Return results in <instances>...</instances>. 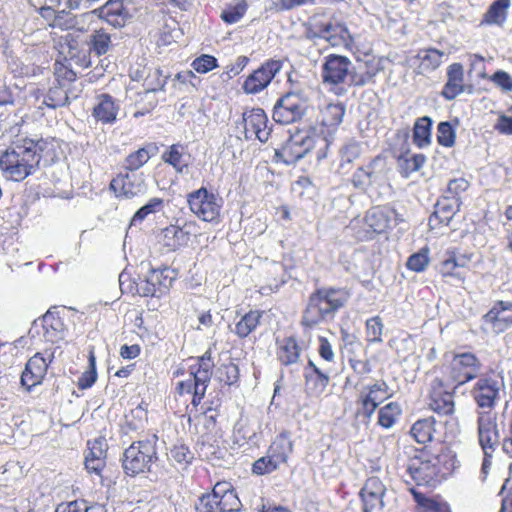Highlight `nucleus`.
Listing matches in <instances>:
<instances>
[{
    "label": "nucleus",
    "instance_id": "14",
    "mask_svg": "<svg viewBox=\"0 0 512 512\" xmlns=\"http://www.w3.org/2000/svg\"><path fill=\"white\" fill-rule=\"evenodd\" d=\"M200 225L195 220H186L181 226L169 225L162 230L163 245L169 250L176 251L185 247L191 238H198Z\"/></svg>",
    "mask_w": 512,
    "mask_h": 512
},
{
    "label": "nucleus",
    "instance_id": "16",
    "mask_svg": "<svg viewBox=\"0 0 512 512\" xmlns=\"http://www.w3.org/2000/svg\"><path fill=\"white\" fill-rule=\"evenodd\" d=\"M177 275V270L168 266L151 268L145 279L143 295L161 297L167 294Z\"/></svg>",
    "mask_w": 512,
    "mask_h": 512
},
{
    "label": "nucleus",
    "instance_id": "29",
    "mask_svg": "<svg viewBox=\"0 0 512 512\" xmlns=\"http://www.w3.org/2000/svg\"><path fill=\"white\" fill-rule=\"evenodd\" d=\"M92 14L98 15L115 28H122L129 20L123 0H108L104 6L96 9Z\"/></svg>",
    "mask_w": 512,
    "mask_h": 512
},
{
    "label": "nucleus",
    "instance_id": "12",
    "mask_svg": "<svg viewBox=\"0 0 512 512\" xmlns=\"http://www.w3.org/2000/svg\"><path fill=\"white\" fill-rule=\"evenodd\" d=\"M444 380L437 377L431 384L427 395V405L430 410L439 416H451L455 412V391L448 390Z\"/></svg>",
    "mask_w": 512,
    "mask_h": 512
},
{
    "label": "nucleus",
    "instance_id": "59",
    "mask_svg": "<svg viewBox=\"0 0 512 512\" xmlns=\"http://www.w3.org/2000/svg\"><path fill=\"white\" fill-rule=\"evenodd\" d=\"M88 362V370L81 375L77 382V387L80 390H87L91 388L96 383L98 378L96 370V356L94 352L89 353Z\"/></svg>",
    "mask_w": 512,
    "mask_h": 512
},
{
    "label": "nucleus",
    "instance_id": "51",
    "mask_svg": "<svg viewBox=\"0 0 512 512\" xmlns=\"http://www.w3.org/2000/svg\"><path fill=\"white\" fill-rule=\"evenodd\" d=\"M134 105H136L134 118H139L151 113L158 105V99L154 92L143 91L138 93V98H136Z\"/></svg>",
    "mask_w": 512,
    "mask_h": 512
},
{
    "label": "nucleus",
    "instance_id": "45",
    "mask_svg": "<svg viewBox=\"0 0 512 512\" xmlns=\"http://www.w3.org/2000/svg\"><path fill=\"white\" fill-rule=\"evenodd\" d=\"M90 53L100 57L107 54L112 46L111 35L105 29L95 30L88 41Z\"/></svg>",
    "mask_w": 512,
    "mask_h": 512
},
{
    "label": "nucleus",
    "instance_id": "17",
    "mask_svg": "<svg viewBox=\"0 0 512 512\" xmlns=\"http://www.w3.org/2000/svg\"><path fill=\"white\" fill-rule=\"evenodd\" d=\"M245 137L266 142L271 135V127L266 112L262 108H252L243 113Z\"/></svg>",
    "mask_w": 512,
    "mask_h": 512
},
{
    "label": "nucleus",
    "instance_id": "40",
    "mask_svg": "<svg viewBox=\"0 0 512 512\" xmlns=\"http://www.w3.org/2000/svg\"><path fill=\"white\" fill-rule=\"evenodd\" d=\"M110 189L118 198H133L141 193V188L131 181V176L127 172L113 178Z\"/></svg>",
    "mask_w": 512,
    "mask_h": 512
},
{
    "label": "nucleus",
    "instance_id": "39",
    "mask_svg": "<svg viewBox=\"0 0 512 512\" xmlns=\"http://www.w3.org/2000/svg\"><path fill=\"white\" fill-rule=\"evenodd\" d=\"M90 15L89 13H85L78 16L67 10H59L53 20V29H58L62 32L71 30L85 32L84 28L79 27L80 19L84 21L89 18Z\"/></svg>",
    "mask_w": 512,
    "mask_h": 512
},
{
    "label": "nucleus",
    "instance_id": "37",
    "mask_svg": "<svg viewBox=\"0 0 512 512\" xmlns=\"http://www.w3.org/2000/svg\"><path fill=\"white\" fill-rule=\"evenodd\" d=\"M410 434L417 443L424 446L439 441L438 432L436 430V420L434 417H428L416 421L410 429Z\"/></svg>",
    "mask_w": 512,
    "mask_h": 512
},
{
    "label": "nucleus",
    "instance_id": "27",
    "mask_svg": "<svg viewBox=\"0 0 512 512\" xmlns=\"http://www.w3.org/2000/svg\"><path fill=\"white\" fill-rule=\"evenodd\" d=\"M329 381V376L322 372L313 363V360L306 362V366H304V390H306L310 396L319 397L322 395Z\"/></svg>",
    "mask_w": 512,
    "mask_h": 512
},
{
    "label": "nucleus",
    "instance_id": "62",
    "mask_svg": "<svg viewBox=\"0 0 512 512\" xmlns=\"http://www.w3.org/2000/svg\"><path fill=\"white\" fill-rule=\"evenodd\" d=\"M191 67L199 74H206L218 68L219 64L217 58L213 55L202 54L192 61Z\"/></svg>",
    "mask_w": 512,
    "mask_h": 512
},
{
    "label": "nucleus",
    "instance_id": "6",
    "mask_svg": "<svg viewBox=\"0 0 512 512\" xmlns=\"http://www.w3.org/2000/svg\"><path fill=\"white\" fill-rule=\"evenodd\" d=\"M481 367V360L473 352H459L453 354L451 360L441 365L439 378L447 385L458 389L476 379Z\"/></svg>",
    "mask_w": 512,
    "mask_h": 512
},
{
    "label": "nucleus",
    "instance_id": "19",
    "mask_svg": "<svg viewBox=\"0 0 512 512\" xmlns=\"http://www.w3.org/2000/svg\"><path fill=\"white\" fill-rule=\"evenodd\" d=\"M276 359L281 367L297 365L303 353L300 339L296 335L276 338Z\"/></svg>",
    "mask_w": 512,
    "mask_h": 512
},
{
    "label": "nucleus",
    "instance_id": "36",
    "mask_svg": "<svg viewBox=\"0 0 512 512\" xmlns=\"http://www.w3.org/2000/svg\"><path fill=\"white\" fill-rule=\"evenodd\" d=\"M288 456L282 450H268L265 456L257 459L252 465V472L265 475L274 472L287 462Z\"/></svg>",
    "mask_w": 512,
    "mask_h": 512
},
{
    "label": "nucleus",
    "instance_id": "64",
    "mask_svg": "<svg viewBox=\"0 0 512 512\" xmlns=\"http://www.w3.org/2000/svg\"><path fill=\"white\" fill-rule=\"evenodd\" d=\"M429 264L428 249H421L419 252L412 254L406 262L408 270L414 272H422Z\"/></svg>",
    "mask_w": 512,
    "mask_h": 512
},
{
    "label": "nucleus",
    "instance_id": "55",
    "mask_svg": "<svg viewBox=\"0 0 512 512\" xmlns=\"http://www.w3.org/2000/svg\"><path fill=\"white\" fill-rule=\"evenodd\" d=\"M43 103L53 109L63 107L69 103L68 92L63 86L57 84L48 90Z\"/></svg>",
    "mask_w": 512,
    "mask_h": 512
},
{
    "label": "nucleus",
    "instance_id": "9",
    "mask_svg": "<svg viewBox=\"0 0 512 512\" xmlns=\"http://www.w3.org/2000/svg\"><path fill=\"white\" fill-rule=\"evenodd\" d=\"M391 397V389L382 379L363 386L356 398L357 415L370 420L380 405Z\"/></svg>",
    "mask_w": 512,
    "mask_h": 512
},
{
    "label": "nucleus",
    "instance_id": "44",
    "mask_svg": "<svg viewBox=\"0 0 512 512\" xmlns=\"http://www.w3.org/2000/svg\"><path fill=\"white\" fill-rule=\"evenodd\" d=\"M150 149H156L153 143H148L146 146L128 153L124 158V169L126 171H137L151 157Z\"/></svg>",
    "mask_w": 512,
    "mask_h": 512
},
{
    "label": "nucleus",
    "instance_id": "5",
    "mask_svg": "<svg viewBox=\"0 0 512 512\" xmlns=\"http://www.w3.org/2000/svg\"><path fill=\"white\" fill-rule=\"evenodd\" d=\"M316 147H318L316 159L325 158L329 148V140L317 135L315 129L304 132L297 131L286 140L281 148L276 150L275 155L286 164H294L304 157L308 151Z\"/></svg>",
    "mask_w": 512,
    "mask_h": 512
},
{
    "label": "nucleus",
    "instance_id": "30",
    "mask_svg": "<svg viewBox=\"0 0 512 512\" xmlns=\"http://www.w3.org/2000/svg\"><path fill=\"white\" fill-rule=\"evenodd\" d=\"M465 90L464 67L461 63H452L447 68V82L443 86L441 96L446 100H454Z\"/></svg>",
    "mask_w": 512,
    "mask_h": 512
},
{
    "label": "nucleus",
    "instance_id": "54",
    "mask_svg": "<svg viewBox=\"0 0 512 512\" xmlns=\"http://www.w3.org/2000/svg\"><path fill=\"white\" fill-rule=\"evenodd\" d=\"M240 378L239 368L234 362L221 364L217 370V380L225 386L238 385Z\"/></svg>",
    "mask_w": 512,
    "mask_h": 512
},
{
    "label": "nucleus",
    "instance_id": "1",
    "mask_svg": "<svg viewBox=\"0 0 512 512\" xmlns=\"http://www.w3.org/2000/svg\"><path fill=\"white\" fill-rule=\"evenodd\" d=\"M188 379L179 381L175 386L176 399L191 396L190 406L186 405L188 425L196 434L205 437L217 432L219 417L218 405L214 402L201 403L205 397L214 369L212 350L209 348L202 356L189 358Z\"/></svg>",
    "mask_w": 512,
    "mask_h": 512
},
{
    "label": "nucleus",
    "instance_id": "33",
    "mask_svg": "<svg viewBox=\"0 0 512 512\" xmlns=\"http://www.w3.org/2000/svg\"><path fill=\"white\" fill-rule=\"evenodd\" d=\"M155 458V450L145 453L143 450H124L122 466L130 476H135L149 470L152 460Z\"/></svg>",
    "mask_w": 512,
    "mask_h": 512
},
{
    "label": "nucleus",
    "instance_id": "34",
    "mask_svg": "<svg viewBox=\"0 0 512 512\" xmlns=\"http://www.w3.org/2000/svg\"><path fill=\"white\" fill-rule=\"evenodd\" d=\"M473 395L480 408L493 409L499 397V384L492 378L484 377L475 385Z\"/></svg>",
    "mask_w": 512,
    "mask_h": 512
},
{
    "label": "nucleus",
    "instance_id": "13",
    "mask_svg": "<svg viewBox=\"0 0 512 512\" xmlns=\"http://www.w3.org/2000/svg\"><path fill=\"white\" fill-rule=\"evenodd\" d=\"M312 37L325 40L331 47H343L351 50L354 46V37L343 23H316L310 28Z\"/></svg>",
    "mask_w": 512,
    "mask_h": 512
},
{
    "label": "nucleus",
    "instance_id": "58",
    "mask_svg": "<svg viewBox=\"0 0 512 512\" xmlns=\"http://www.w3.org/2000/svg\"><path fill=\"white\" fill-rule=\"evenodd\" d=\"M107 450H90L85 458V466L89 472L100 475L106 466Z\"/></svg>",
    "mask_w": 512,
    "mask_h": 512
},
{
    "label": "nucleus",
    "instance_id": "41",
    "mask_svg": "<svg viewBox=\"0 0 512 512\" xmlns=\"http://www.w3.org/2000/svg\"><path fill=\"white\" fill-rule=\"evenodd\" d=\"M510 0H494L484 14L481 25H503L507 17Z\"/></svg>",
    "mask_w": 512,
    "mask_h": 512
},
{
    "label": "nucleus",
    "instance_id": "20",
    "mask_svg": "<svg viewBox=\"0 0 512 512\" xmlns=\"http://www.w3.org/2000/svg\"><path fill=\"white\" fill-rule=\"evenodd\" d=\"M49 362L40 352H36L26 362L25 369L21 375V385L30 391L34 387L40 385L44 380Z\"/></svg>",
    "mask_w": 512,
    "mask_h": 512
},
{
    "label": "nucleus",
    "instance_id": "23",
    "mask_svg": "<svg viewBox=\"0 0 512 512\" xmlns=\"http://www.w3.org/2000/svg\"><path fill=\"white\" fill-rule=\"evenodd\" d=\"M393 211L385 206H375L369 209L364 217L366 226V238L371 239L374 235L382 234L391 227Z\"/></svg>",
    "mask_w": 512,
    "mask_h": 512
},
{
    "label": "nucleus",
    "instance_id": "38",
    "mask_svg": "<svg viewBox=\"0 0 512 512\" xmlns=\"http://www.w3.org/2000/svg\"><path fill=\"white\" fill-rule=\"evenodd\" d=\"M445 53L436 48H426L416 55L418 74L427 75L436 71L444 63Z\"/></svg>",
    "mask_w": 512,
    "mask_h": 512
},
{
    "label": "nucleus",
    "instance_id": "21",
    "mask_svg": "<svg viewBox=\"0 0 512 512\" xmlns=\"http://www.w3.org/2000/svg\"><path fill=\"white\" fill-rule=\"evenodd\" d=\"M483 320L494 333H502L512 325V302L496 301Z\"/></svg>",
    "mask_w": 512,
    "mask_h": 512
},
{
    "label": "nucleus",
    "instance_id": "49",
    "mask_svg": "<svg viewBox=\"0 0 512 512\" xmlns=\"http://www.w3.org/2000/svg\"><path fill=\"white\" fill-rule=\"evenodd\" d=\"M379 69L372 64L365 63L363 67H359L349 74L350 85L361 87L370 83H374V78Z\"/></svg>",
    "mask_w": 512,
    "mask_h": 512
},
{
    "label": "nucleus",
    "instance_id": "61",
    "mask_svg": "<svg viewBox=\"0 0 512 512\" xmlns=\"http://www.w3.org/2000/svg\"><path fill=\"white\" fill-rule=\"evenodd\" d=\"M373 170L371 166H359L352 174L351 183L355 189L365 190L372 183Z\"/></svg>",
    "mask_w": 512,
    "mask_h": 512
},
{
    "label": "nucleus",
    "instance_id": "52",
    "mask_svg": "<svg viewBox=\"0 0 512 512\" xmlns=\"http://www.w3.org/2000/svg\"><path fill=\"white\" fill-rule=\"evenodd\" d=\"M426 161V156L422 153L411 156H400L398 158L399 170L403 177H409L411 173L419 171Z\"/></svg>",
    "mask_w": 512,
    "mask_h": 512
},
{
    "label": "nucleus",
    "instance_id": "46",
    "mask_svg": "<svg viewBox=\"0 0 512 512\" xmlns=\"http://www.w3.org/2000/svg\"><path fill=\"white\" fill-rule=\"evenodd\" d=\"M248 8L247 0H234L221 12L220 19L227 25L236 24L246 15Z\"/></svg>",
    "mask_w": 512,
    "mask_h": 512
},
{
    "label": "nucleus",
    "instance_id": "22",
    "mask_svg": "<svg viewBox=\"0 0 512 512\" xmlns=\"http://www.w3.org/2000/svg\"><path fill=\"white\" fill-rule=\"evenodd\" d=\"M345 113V107L341 103L328 104L320 110V118H318V126L320 132L316 133L320 137H325L329 140V145L332 141V135L342 122Z\"/></svg>",
    "mask_w": 512,
    "mask_h": 512
},
{
    "label": "nucleus",
    "instance_id": "48",
    "mask_svg": "<svg viewBox=\"0 0 512 512\" xmlns=\"http://www.w3.org/2000/svg\"><path fill=\"white\" fill-rule=\"evenodd\" d=\"M161 159L171 165L178 173H182L188 165L184 159V146L178 143L170 145L162 153Z\"/></svg>",
    "mask_w": 512,
    "mask_h": 512
},
{
    "label": "nucleus",
    "instance_id": "4",
    "mask_svg": "<svg viewBox=\"0 0 512 512\" xmlns=\"http://www.w3.org/2000/svg\"><path fill=\"white\" fill-rule=\"evenodd\" d=\"M350 298L345 287L322 286L308 295L300 324L304 330H312L321 323L332 320L344 308Z\"/></svg>",
    "mask_w": 512,
    "mask_h": 512
},
{
    "label": "nucleus",
    "instance_id": "3",
    "mask_svg": "<svg viewBox=\"0 0 512 512\" xmlns=\"http://www.w3.org/2000/svg\"><path fill=\"white\" fill-rule=\"evenodd\" d=\"M458 466L454 450H414L406 465L411 481L405 482L409 487L434 489L450 477Z\"/></svg>",
    "mask_w": 512,
    "mask_h": 512
},
{
    "label": "nucleus",
    "instance_id": "24",
    "mask_svg": "<svg viewBox=\"0 0 512 512\" xmlns=\"http://www.w3.org/2000/svg\"><path fill=\"white\" fill-rule=\"evenodd\" d=\"M385 492L386 488L378 477H369L360 490L363 512H373L382 509Z\"/></svg>",
    "mask_w": 512,
    "mask_h": 512
},
{
    "label": "nucleus",
    "instance_id": "31",
    "mask_svg": "<svg viewBox=\"0 0 512 512\" xmlns=\"http://www.w3.org/2000/svg\"><path fill=\"white\" fill-rule=\"evenodd\" d=\"M39 327L42 329L45 340L53 343L61 337L64 322L56 312L48 310L41 318L34 321L32 329L40 334Z\"/></svg>",
    "mask_w": 512,
    "mask_h": 512
},
{
    "label": "nucleus",
    "instance_id": "18",
    "mask_svg": "<svg viewBox=\"0 0 512 512\" xmlns=\"http://www.w3.org/2000/svg\"><path fill=\"white\" fill-rule=\"evenodd\" d=\"M351 62L346 56L329 54L324 58L321 69L323 83L331 85L342 84L348 76Z\"/></svg>",
    "mask_w": 512,
    "mask_h": 512
},
{
    "label": "nucleus",
    "instance_id": "42",
    "mask_svg": "<svg viewBox=\"0 0 512 512\" xmlns=\"http://www.w3.org/2000/svg\"><path fill=\"white\" fill-rule=\"evenodd\" d=\"M433 121L429 116H422L416 119L413 126V142L416 146L423 148L431 143Z\"/></svg>",
    "mask_w": 512,
    "mask_h": 512
},
{
    "label": "nucleus",
    "instance_id": "43",
    "mask_svg": "<svg viewBox=\"0 0 512 512\" xmlns=\"http://www.w3.org/2000/svg\"><path fill=\"white\" fill-rule=\"evenodd\" d=\"M376 411L377 424L384 429L393 427L402 414V408L398 402H389Z\"/></svg>",
    "mask_w": 512,
    "mask_h": 512
},
{
    "label": "nucleus",
    "instance_id": "32",
    "mask_svg": "<svg viewBox=\"0 0 512 512\" xmlns=\"http://www.w3.org/2000/svg\"><path fill=\"white\" fill-rule=\"evenodd\" d=\"M415 502L414 512H452L450 505L440 495L428 496L415 486L408 488Z\"/></svg>",
    "mask_w": 512,
    "mask_h": 512
},
{
    "label": "nucleus",
    "instance_id": "50",
    "mask_svg": "<svg viewBox=\"0 0 512 512\" xmlns=\"http://www.w3.org/2000/svg\"><path fill=\"white\" fill-rule=\"evenodd\" d=\"M469 188L470 182L467 178H463V176L452 178L447 184V189L443 197L457 201V204L462 206V196Z\"/></svg>",
    "mask_w": 512,
    "mask_h": 512
},
{
    "label": "nucleus",
    "instance_id": "35",
    "mask_svg": "<svg viewBox=\"0 0 512 512\" xmlns=\"http://www.w3.org/2000/svg\"><path fill=\"white\" fill-rule=\"evenodd\" d=\"M265 312L261 309H251L242 314L234 323L232 332L241 340L252 335L261 325Z\"/></svg>",
    "mask_w": 512,
    "mask_h": 512
},
{
    "label": "nucleus",
    "instance_id": "2",
    "mask_svg": "<svg viewBox=\"0 0 512 512\" xmlns=\"http://www.w3.org/2000/svg\"><path fill=\"white\" fill-rule=\"evenodd\" d=\"M55 157L53 142L24 138L1 152L0 171L9 181H24L39 169L41 159L53 160Z\"/></svg>",
    "mask_w": 512,
    "mask_h": 512
},
{
    "label": "nucleus",
    "instance_id": "57",
    "mask_svg": "<svg viewBox=\"0 0 512 512\" xmlns=\"http://www.w3.org/2000/svg\"><path fill=\"white\" fill-rule=\"evenodd\" d=\"M384 324L380 316L370 317L365 322V340L367 343L382 342Z\"/></svg>",
    "mask_w": 512,
    "mask_h": 512
},
{
    "label": "nucleus",
    "instance_id": "25",
    "mask_svg": "<svg viewBox=\"0 0 512 512\" xmlns=\"http://www.w3.org/2000/svg\"><path fill=\"white\" fill-rule=\"evenodd\" d=\"M478 434L481 448H495L501 442L495 414L491 412L479 413Z\"/></svg>",
    "mask_w": 512,
    "mask_h": 512
},
{
    "label": "nucleus",
    "instance_id": "28",
    "mask_svg": "<svg viewBox=\"0 0 512 512\" xmlns=\"http://www.w3.org/2000/svg\"><path fill=\"white\" fill-rule=\"evenodd\" d=\"M119 110L120 107L116 99L108 93H103L96 97L92 116L102 124H114L117 121Z\"/></svg>",
    "mask_w": 512,
    "mask_h": 512
},
{
    "label": "nucleus",
    "instance_id": "56",
    "mask_svg": "<svg viewBox=\"0 0 512 512\" xmlns=\"http://www.w3.org/2000/svg\"><path fill=\"white\" fill-rule=\"evenodd\" d=\"M437 142L443 147H453L456 143V127L450 121H441L437 125Z\"/></svg>",
    "mask_w": 512,
    "mask_h": 512
},
{
    "label": "nucleus",
    "instance_id": "7",
    "mask_svg": "<svg viewBox=\"0 0 512 512\" xmlns=\"http://www.w3.org/2000/svg\"><path fill=\"white\" fill-rule=\"evenodd\" d=\"M186 204L192 215L198 220L218 225L222 222V198L202 186L186 195Z\"/></svg>",
    "mask_w": 512,
    "mask_h": 512
},
{
    "label": "nucleus",
    "instance_id": "53",
    "mask_svg": "<svg viewBox=\"0 0 512 512\" xmlns=\"http://www.w3.org/2000/svg\"><path fill=\"white\" fill-rule=\"evenodd\" d=\"M164 208V201L161 198H151L148 202L142 206L138 211L134 213L132 216V220H130V225H138L145 218L151 214L159 213Z\"/></svg>",
    "mask_w": 512,
    "mask_h": 512
},
{
    "label": "nucleus",
    "instance_id": "26",
    "mask_svg": "<svg viewBox=\"0 0 512 512\" xmlns=\"http://www.w3.org/2000/svg\"><path fill=\"white\" fill-rule=\"evenodd\" d=\"M461 205L457 201L441 197L429 217L428 225L431 230L441 229L449 226L455 215L459 212Z\"/></svg>",
    "mask_w": 512,
    "mask_h": 512
},
{
    "label": "nucleus",
    "instance_id": "10",
    "mask_svg": "<svg viewBox=\"0 0 512 512\" xmlns=\"http://www.w3.org/2000/svg\"><path fill=\"white\" fill-rule=\"evenodd\" d=\"M309 109V101L300 92H287L281 96L273 109V119L281 124H292L303 119Z\"/></svg>",
    "mask_w": 512,
    "mask_h": 512
},
{
    "label": "nucleus",
    "instance_id": "8",
    "mask_svg": "<svg viewBox=\"0 0 512 512\" xmlns=\"http://www.w3.org/2000/svg\"><path fill=\"white\" fill-rule=\"evenodd\" d=\"M241 502L229 481H218L210 493L199 498L198 512H232L239 509Z\"/></svg>",
    "mask_w": 512,
    "mask_h": 512
},
{
    "label": "nucleus",
    "instance_id": "47",
    "mask_svg": "<svg viewBox=\"0 0 512 512\" xmlns=\"http://www.w3.org/2000/svg\"><path fill=\"white\" fill-rule=\"evenodd\" d=\"M55 512H106V508L100 503H89L84 499H76L59 503Z\"/></svg>",
    "mask_w": 512,
    "mask_h": 512
},
{
    "label": "nucleus",
    "instance_id": "63",
    "mask_svg": "<svg viewBox=\"0 0 512 512\" xmlns=\"http://www.w3.org/2000/svg\"><path fill=\"white\" fill-rule=\"evenodd\" d=\"M57 84L65 86L77 80V74L67 64L57 61L54 65Z\"/></svg>",
    "mask_w": 512,
    "mask_h": 512
},
{
    "label": "nucleus",
    "instance_id": "15",
    "mask_svg": "<svg viewBox=\"0 0 512 512\" xmlns=\"http://www.w3.org/2000/svg\"><path fill=\"white\" fill-rule=\"evenodd\" d=\"M471 260L472 255L459 254L456 249L447 250L439 263L438 272L445 281L455 280L463 283Z\"/></svg>",
    "mask_w": 512,
    "mask_h": 512
},
{
    "label": "nucleus",
    "instance_id": "60",
    "mask_svg": "<svg viewBox=\"0 0 512 512\" xmlns=\"http://www.w3.org/2000/svg\"><path fill=\"white\" fill-rule=\"evenodd\" d=\"M166 84V78L162 75L160 69H150L143 79L144 91L157 92L163 89Z\"/></svg>",
    "mask_w": 512,
    "mask_h": 512
},
{
    "label": "nucleus",
    "instance_id": "11",
    "mask_svg": "<svg viewBox=\"0 0 512 512\" xmlns=\"http://www.w3.org/2000/svg\"><path fill=\"white\" fill-rule=\"evenodd\" d=\"M284 62L279 59H268L253 70L244 80L242 90L246 94H258L265 90L278 73L283 69Z\"/></svg>",
    "mask_w": 512,
    "mask_h": 512
}]
</instances>
